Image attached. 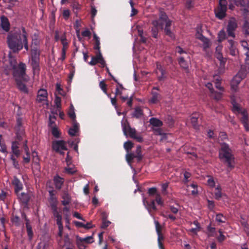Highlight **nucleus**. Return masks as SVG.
Instances as JSON below:
<instances>
[{
	"instance_id": "obj_18",
	"label": "nucleus",
	"mask_w": 249,
	"mask_h": 249,
	"mask_svg": "<svg viewBox=\"0 0 249 249\" xmlns=\"http://www.w3.org/2000/svg\"><path fill=\"white\" fill-rule=\"evenodd\" d=\"M152 24L153 25V27L151 29L152 36L155 38H157L158 37V27L160 26L159 22L157 20H155L152 21Z\"/></svg>"
},
{
	"instance_id": "obj_26",
	"label": "nucleus",
	"mask_w": 249,
	"mask_h": 249,
	"mask_svg": "<svg viewBox=\"0 0 249 249\" xmlns=\"http://www.w3.org/2000/svg\"><path fill=\"white\" fill-rule=\"evenodd\" d=\"M143 115V111L140 107H136L135 108L133 112L131 114L132 117L136 119L141 118Z\"/></svg>"
},
{
	"instance_id": "obj_32",
	"label": "nucleus",
	"mask_w": 249,
	"mask_h": 249,
	"mask_svg": "<svg viewBox=\"0 0 249 249\" xmlns=\"http://www.w3.org/2000/svg\"><path fill=\"white\" fill-rule=\"evenodd\" d=\"M159 19L161 21L160 23L161 28H162L164 23L166 24L168 21H171L168 18L167 15L164 12H160Z\"/></svg>"
},
{
	"instance_id": "obj_19",
	"label": "nucleus",
	"mask_w": 249,
	"mask_h": 249,
	"mask_svg": "<svg viewBox=\"0 0 249 249\" xmlns=\"http://www.w3.org/2000/svg\"><path fill=\"white\" fill-rule=\"evenodd\" d=\"M241 78L239 75L235 76L231 82V89L234 91H236L238 88V85L241 81Z\"/></svg>"
},
{
	"instance_id": "obj_36",
	"label": "nucleus",
	"mask_w": 249,
	"mask_h": 249,
	"mask_svg": "<svg viewBox=\"0 0 249 249\" xmlns=\"http://www.w3.org/2000/svg\"><path fill=\"white\" fill-rule=\"evenodd\" d=\"M69 117L72 120V122L76 121V115L74 112V108L73 106L71 104L70 107V110L68 112Z\"/></svg>"
},
{
	"instance_id": "obj_60",
	"label": "nucleus",
	"mask_w": 249,
	"mask_h": 249,
	"mask_svg": "<svg viewBox=\"0 0 249 249\" xmlns=\"http://www.w3.org/2000/svg\"><path fill=\"white\" fill-rule=\"evenodd\" d=\"M148 193L149 196H157V194H159L157 192V189L156 187H152L148 190Z\"/></svg>"
},
{
	"instance_id": "obj_42",
	"label": "nucleus",
	"mask_w": 249,
	"mask_h": 249,
	"mask_svg": "<svg viewBox=\"0 0 249 249\" xmlns=\"http://www.w3.org/2000/svg\"><path fill=\"white\" fill-rule=\"evenodd\" d=\"M48 201L50 204L51 208L57 206L58 201L55 196L49 197Z\"/></svg>"
},
{
	"instance_id": "obj_33",
	"label": "nucleus",
	"mask_w": 249,
	"mask_h": 249,
	"mask_svg": "<svg viewBox=\"0 0 249 249\" xmlns=\"http://www.w3.org/2000/svg\"><path fill=\"white\" fill-rule=\"evenodd\" d=\"M39 59H31V66L34 72L39 71Z\"/></svg>"
},
{
	"instance_id": "obj_9",
	"label": "nucleus",
	"mask_w": 249,
	"mask_h": 249,
	"mask_svg": "<svg viewBox=\"0 0 249 249\" xmlns=\"http://www.w3.org/2000/svg\"><path fill=\"white\" fill-rule=\"evenodd\" d=\"M155 223L156 226V231L158 234V243L159 247L160 249H164L163 246L164 237L162 233V228L158 221H155Z\"/></svg>"
},
{
	"instance_id": "obj_7",
	"label": "nucleus",
	"mask_w": 249,
	"mask_h": 249,
	"mask_svg": "<svg viewBox=\"0 0 249 249\" xmlns=\"http://www.w3.org/2000/svg\"><path fill=\"white\" fill-rule=\"evenodd\" d=\"M237 28V23L236 20L234 18H231L228 21L227 32L229 36L235 38V35L234 31Z\"/></svg>"
},
{
	"instance_id": "obj_39",
	"label": "nucleus",
	"mask_w": 249,
	"mask_h": 249,
	"mask_svg": "<svg viewBox=\"0 0 249 249\" xmlns=\"http://www.w3.org/2000/svg\"><path fill=\"white\" fill-rule=\"evenodd\" d=\"M222 49V46H219L216 47V52L215 53V57L219 60L220 59H223V56L222 53L221 52Z\"/></svg>"
},
{
	"instance_id": "obj_63",
	"label": "nucleus",
	"mask_w": 249,
	"mask_h": 249,
	"mask_svg": "<svg viewBox=\"0 0 249 249\" xmlns=\"http://www.w3.org/2000/svg\"><path fill=\"white\" fill-rule=\"evenodd\" d=\"M155 201L159 205H163V201L160 194H157V196H155Z\"/></svg>"
},
{
	"instance_id": "obj_12",
	"label": "nucleus",
	"mask_w": 249,
	"mask_h": 249,
	"mask_svg": "<svg viewBox=\"0 0 249 249\" xmlns=\"http://www.w3.org/2000/svg\"><path fill=\"white\" fill-rule=\"evenodd\" d=\"M48 92L47 90L44 89H40L37 91L36 100L38 103L47 101Z\"/></svg>"
},
{
	"instance_id": "obj_23",
	"label": "nucleus",
	"mask_w": 249,
	"mask_h": 249,
	"mask_svg": "<svg viewBox=\"0 0 249 249\" xmlns=\"http://www.w3.org/2000/svg\"><path fill=\"white\" fill-rule=\"evenodd\" d=\"M53 215L56 218V224L61 223L62 222V216L57 210V207H51Z\"/></svg>"
},
{
	"instance_id": "obj_20",
	"label": "nucleus",
	"mask_w": 249,
	"mask_h": 249,
	"mask_svg": "<svg viewBox=\"0 0 249 249\" xmlns=\"http://www.w3.org/2000/svg\"><path fill=\"white\" fill-rule=\"evenodd\" d=\"M53 182L55 188L58 190H60L64 182V179L58 175H56L53 178Z\"/></svg>"
},
{
	"instance_id": "obj_47",
	"label": "nucleus",
	"mask_w": 249,
	"mask_h": 249,
	"mask_svg": "<svg viewBox=\"0 0 249 249\" xmlns=\"http://www.w3.org/2000/svg\"><path fill=\"white\" fill-rule=\"evenodd\" d=\"M178 63L180 65V67L183 68L184 69H188V64L183 57H180L179 58Z\"/></svg>"
},
{
	"instance_id": "obj_41",
	"label": "nucleus",
	"mask_w": 249,
	"mask_h": 249,
	"mask_svg": "<svg viewBox=\"0 0 249 249\" xmlns=\"http://www.w3.org/2000/svg\"><path fill=\"white\" fill-rule=\"evenodd\" d=\"M222 194L221 193V188L220 186L218 185L215 188V192L214 193L215 198L217 200L220 199L222 197Z\"/></svg>"
},
{
	"instance_id": "obj_44",
	"label": "nucleus",
	"mask_w": 249,
	"mask_h": 249,
	"mask_svg": "<svg viewBox=\"0 0 249 249\" xmlns=\"http://www.w3.org/2000/svg\"><path fill=\"white\" fill-rule=\"evenodd\" d=\"M226 217L222 213H218L216 215V220L219 223H225L226 221Z\"/></svg>"
},
{
	"instance_id": "obj_31",
	"label": "nucleus",
	"mask_w": 249,
	"mask_h": 249,
	"mask_svg": "<svg viewBox=\"0 0 249 249\" xmlns=\"http://www.w3.org/2000/svg\"><path fill=\"white\" fill-rule=\"evenodd\" d=\"M18 199L20 202L26 205L30 199V196L28 194L23 193L18 197Z\"/></svg>"
},
{
	"instance_id": "obj_62",
	"label": "nucleus",
	"mask_w": 249,
	"mask_h": 249,
	"mask_svg": "<svg viewBox=\"0 0 249 249\" xmlns=\"http://www.w3.org/2000/svg\"><path fill=\"white\" fill-rule=\"evenodd\" d=\"M194 0H187L185 6L186 8L190 9L194 6Z\"/></svg>"
},
{
	"instance_id": "obj_50",
	"label": "nucleus",
	"mask_w": 249,
	"mask_h": 249,
	"mask_svg": "<svg viewBox=\"0 0 249 249\" xmlns=\"http://www.w3.org/2000/svg\"><path fill=\"white\" fill-rule=\"evenodd\" d=\"M243 29L245 32V34L246 35L249 36V22L247 20L244 21Z\"/></svg>"
},
{
	"instance_id": "obj_55",
	"label": "nucleus",
	"mask_w": 249,
	"mask_h": 249,
	"mask_svg": "<svg viewBox=\"0 0 249 249\" xmlns=\"http://www.w3.org/2000/svg\"><path fill=\"white\" fill-rule=\"evenodd\" d=\"M32 43L36 46L39 45L40 43L39 39H38V35L37 33H35L34 37L32 39Z\"/></svg>"
},
{
	"instance_id": "obj_22",
	"label": "nucleus",
	"mask_w": 249,
	"mask_h": 249,
	"mask_svg": "<svg viewBox=\"0 0 249 249\" xmlns=\"http://www.w3.org/2000/svg\"><path fill=\"white\" fill-rule=\"evenodd\" d=\"M79 130V124L76 121L72 122V127L70 128L69 134L71 136H74Z\"/></svg>"
},
{
	"instance_id": "obj_6",
	"label": "nucleus",
	"mask_w": 249,
	"mask_h": 249,
	"mask_svg": "<svg viewBox=\"0 0 249 249\" xmlns=\"http://www.w3.org/2000/svg\"><path fill=\"white\" fill-rule=\"evenodd\" d=\"M26 65L23 62H20L17 66V79H18L23 82H28L30 80L29 76L26 73Z\"/></svg>"
},
{
	"instance_id": "obj_24",
	"label": "nucleus",
	"mask_w": 249,
	"mask_h": 249,
	"mask_svg": "<svg viewBox=\"0 0 249 249\" xmlns=\"http://www.w3.org/2000/svg\"><path fill=\"white\" fill-rule=\"evenodd\" d=\"M149 123L153 127H160L163 125V122L160 119L155 117L150 119Z\"/></svg>"
},
{
	"instance_id": "obj_17",
	"label": "nucleus",
	"mask_w": 249,
	"mask_h": 249,
	"mask_svg": "<svg viewBox=\"0 0 249 249\" xmlns=\"http://www.w3.org/2000/svg\"><path fill=\"white\" fill-rule=\"evenodd\" d=\"M25 82L23 81H17V86L18 89L22 93L25 94H28L29 93V90L27 87V85L25 83Z\"/></svg>"
},
{
	"instance_id": "obj_58",
	"label": "nucleus",
	"mask_w": 249,
	"mask_h": 249,
	"mask_svg": "<svg viewBox=\"0 0 249 249\" xmlns=\"http://www.w3.org/2000/svg\"><path fill=\"white\" fill-rule=\"evenodd\" d=\"M61 41L62 44H63V48L62 49H65V51H66L68 48V44L65 36H63L61 37Z\"/></svg>"
},
{
	"instance_id": "obj_49",
	"label": "nucleus",
	"mask_w": 249,
	"mask_h": 249,
	"mask_svg": "<svg viewBox=\"0 0 249 249\" xmlns=\"http://www.w3.org/2000/svg\"><path fill=\"white\" fill-rule=\"evenodd\" d=\"M221 79L218 78L215 79V87L216 89L220 90L221 91L223 92L224 91V89L223 87L221 86Z\"/></svg>"
},
{
	"instance_id": "obj_3",
	"label": "nucleus",
	"mask_w": 249,
	"mask_h": 249,
	"mask_svg": "<svg viewBox=\"0 0 249 249\" xmlns=\"http://www.w3.org/2000/svg\"><path fill=\"white\" fill-rule=\"evenodd\" d=\"M7 43L11 51L8 54L10 67L13 69V76L16 77V33H9L7 36Z\"/></svg>"
},
{
	"instance_id": "obj_61",
	"label": "nucleus",
	"mask_w": 249,
	"mask_h": 249,
	"mask_svg": "<svg viewBox=\"0 0 249 249\" xmlns=\"http://www.w3.org/2000/svg\"><path fill=\"white\" fill-rule=\"evenodd\" d=\"M55 120V117L54 116L50 115L49 116V126L50 127H53V126H56L54 123V120Z\"/></svg>"
},
{
	"instance_id": "obj_15",
	"label": "nucleus",
	"mask_w": 249,
	"mask_h": 249,
	"mask_svg": "<svg viewBox=\"0 0 249 249\" xmlns=\"http://www.w3.org/2000/svg\"><path fill=\"white\" fill-rule=\"evenodd\" d=\"M228 41L230 45L229 47L230 54L232 56H235L238 53V50L236 48L237 42L231 39H229Z\"/></svg>"
},
{
	"instance_id": "obj_13",
	"label": "nucleus",
	"mask_w": 249,
	"mask_h": 249,
	"mask_svg": "<svg viewBox=\"0 0 249 249\" xmlns=\"http://www.w3.org/2000/svg\"><path fill=\"white\" fill-rule=\"evenodd\" d=\"M0 26L5 32H9L10 29V24L8 18L5 16H1L0 18Z\"/></svg>"
},
{
	"instance_id": "obj_45",
	"label": "nucleus",
	"mask_w": 249,
	"mask_h": 249,
	"mask_svg": "<svg viewBox=\"0 0 249 249\" xmlns=\"http://www.w3.org/2000/svg\"><path fill=\"white\" fill-rule=\"evenodd\" d=\"M79 239V241L80 242H85L89 244L92 243L94 242V240H93V237L92 236H87L85 238H78Z\"/></svg>"
},
{
	"instance_id": "obj_43",
	"label": "nucleus",
	"mask_w": 249,
	"mask_h": 249,
	"mask_svg": "<svg viewBox=\"0 0 249 249\" xmlns=\"http://www.w3.org/2000/svg\"><path fill=\"white\" fill-rule=\"evenodd\" d=\"M211 93V96L216 101H219L222 98V94L220 92L213 90V92H212Z\"/></svg>"
},
{
	"instance_id": "obj_8",
	"label": "nucleus",
	"mask_w": 249,
	"mask_h": 249,
	"mask_svg": "<svg viewBox=\"0 0 249 249\" xmlns=\"http://www.w3.org/2000/svg\"><path fill=\"white\" fill-rule=\"evenodd\" d=\"M52 146L53 149L61 155L64 154L63 151L68 150L66 142L64 141H55L53 142Z\"/></svg>"
},
{
	"instance_id": "obj_1",
	"label": "nucleus",
	"mask_w": 249,
	"mask_h": 249,
	"mask_svg": "<svg viewBox=\"0 0 249 249\" xmlns=\"http://www.w3.org/2000/svg\"><path fill=\"white\" fill-rule=\"evenodd\" d=\"M218 157L220 160L225 164L229 170H232L235 165V158L229 145L225 142L220 143Z\"/></svg>"
},
{
	"instance_id": "obj_35",
	"label": "nucleus",
	"mask_w": 249,
	"mask_h": 249,
	"mask_svg": "<svg viewBox=\"0 0 249 249\" xmlns=\"http://www.w3.org/2000/svg\"><path fill=\"white\" fill-rule=\"evenodd\" d=\"M136 158L138 161H140L142 159V147L140 145H138L136 150Z\"/></svg>"
},
{
	"instance_id": "obj_59",
	"label": "nucleus",
	"mask_w": 249,
	"mask_h": 249,
	"mask_svg": "<svg viewBox=\"0 0 249 249\" xmlns=\"http://www.w3.org/2000/svg\"><path fill=\"white\" fill-rule=\"evenodd\" d=\"M52 128V133L54 137L58 138L59 137V131L56 126H53Z\"/></svg>"
},
{
	"instance_id": "obj_10",
	"label": "nucleus",
	"mask_w": 249,
	"mask_h": 249,
	"mask_svg": "<svg viewBox=\"0 0 249 249\" xmlns=\"http://www.w3.org/2000/svg\"><path fill=\"white\" fill-rule=\"evenodd\" d=\"M155 72L156 74L158 80L160 81H164L167 78L165 69L159 63L156 64V69Z\"/></svg>"
},
{
	"instance_id": "obj_27",
	"label": "nucleus",
	"mask_w": 249,
	"mask_h": 249,
	"mask_svg": "<svg viewBox=\"0 0 249 249\" xmlns=\"http://www.w3.org/2000/svg\"><path fill=\"white\" fill-rule=\"evenodd\" d=\"M151 94L152 97L150 99V102L151 103L156 104L160 100L161 96L159 93L152 91Z\"/></svg>"
},
{
	"instance_id": "obj_2",
	"label": "nucleus",
	"mask_w": 249,
	"mask_h": 249,
	"mask_svg": "<svg viewBox=\"0 0 249 249\" xmlns=\"http://www.w3.org/2000/svg\"><path fill=\"white\" fill-rule=\"evenodd\" d=\"M27 141L25 138V131L22 126V119L21 118H17V144H22L26 156L24 157L23 160L25 163H28L30 160L29 148L27 145Z\"/></svg>"
},
{
	"instance_id": "obj_40",
	"label": "nucleus",
	"mask_w": 249,
	"mask_h": 249,
	"mask_svg": "<svg viewBox=\"0 0 249 249\" xmlns=\"http://www.w3.org/2000/svg\"><path fill=\"white\" fill-rule=\"evenodd\" d=\"M12 149L13 151V154L11 155V159L13 160L14 166H16V158L15 156L16 155V141H13L12 144Z\"/></svg>"
},
{
	"instance_id": "obj_51",
	"label": "nucleus",
	"mask_w": 249,
	"mask_h": 249,
	"mask_svg": "<svg viewBox=\"0 0 249 249\" xmlns=\"http://www.w3.org/2000/svg\"><path fill=\"white\" fill-rule=\"evenodd\" d=\"M226 34L224 30H221L218 34V41L222 42L226 38Z\"/></svg>"
},
{
	"instance_id": "obj_56",
	"label": "nucleus",
	"mask_w": 249,
	"mask_h": 249,
	"mask_svg": "<svg viewBox=\"0 0 249 249\" xmlns=\"http://www.w3.org/2000/svg\"><path fill=\"white\" fill-rule=\"evenodd\" d=\"M99 87L105 94H107V86L104 80L99 83Z\"/></svg>"
},
{
	"instance_id": "obj_5",
	"label": "nucleus",
	"mask_w": 249,
	"mask_h": 249,
	"mask_svg": "<svg viewBox=\"0 0 249 249\" xmlns=\"http://www.w3.org/2000/svg\"><path fill=\"white\" fill-rule=\"evenodd\" d=\"M27 33L24 28H22V33L17 36V51L21 50L23 47L26 51H28V44L27 37Z\"/></svg>"
},
{
	"instance_id": "obj_34",
	"label": "nucleus",
	"mask_w": 249,
	"mask_h": 249,
	"mask_svg": "<svg viewBox=\"0 0 249 249\" xmlns=\"http://www.w3.org/2000/svg\"><path fill=\"white\" fill-rule=\"evenodd\" d=\"M93 39L95 40V44L93 47L94 49L97 50L98 52H101L100 39L95 33H93Z\"/></svg>"
},
{
	"instance_id": "obj_64",
	"label": "nucleus",
	"mask_w": 249,
	"mask_h": 249,
	"mask_svg": "<svg viewBox=\"0 0 249 249\" xmlns=\"http://www.w3.org/2000/svg\"><path fill=\"white\" fill-rule=\"evenodd\" d=\"M162 215L166 218H169L172 221H175L176 219V217L173 215V214H171L168 213L167 212H166L164 213H163Z\"/></svg>"
},
{
	"instance_id": "obj_30",
	"label": "nucleus",
	"mask_w": 249,
	"mask_h": 249,
	"mask_svg": "<svg viewBox=\"0 0 249 249\" xmlns=\"http://www.w3.org/2000/svg\"><path fill=\"white\" fill-rule=\"evenodd\" d=\"M62 198L63 200L61 201V203L63 205L66 206L71 202V197L67 192L63 193Z\"/></svg>"
},
{
	"instance_id": "obj_29",
	"label": "nucleus",
	"mask_w": 249,
	"mask_h": 249,
	"mask_svg": "<svg viewBox=\"0 0 249 249\" xmlns=\"http://www.w3.org/2000/svg\"><path fill=\"white\" fill-rule=\"evenodd\" d=\"M203 42L202 48L204 51L206 52L211 46V42L209 38L204 36L200 40Z\"/></svg>"
},
{
	"instance_id": "obj_14",
	"label": "nucleus",
	"mask_w": 249,
	"mask_h": 249,
	"mask_svg": "<svg viewBox=\"0 0 249 249\" xmlns=\"http://www.w3.org/2000/svg\"><path fill=\"white\" fill-rule=\"evenodd\" d=\"M142 202L143 205L149 213H151L152 211L157 210L154 200H152L150 202H148L146 200L145 198L143 197Z\"/></svg>"
},
{
	"instance_id": "obj_38",
	"label": "nucleus",
	"mask_w": 249,
	"mask_h": 249,
	"mask_svg": "<svg viewBox=\"0 0 249 249\" xmlns=\"http://www.w3.org/2000/svg\"><path fill=\"white\" fill-rule=\"evenodd\" d=\"M240 113L242 116L240 119L242 123L248 122V114L247 111L244 109L243 111H241Z\"/></svg>"
},
{
	"instance_id": "obj_46",
	"label": "nucleus",
	"mask_w": 249,
	"mask_h": 249,
	"mask_svg": "<svg viewBox=\"0 0 249 249\" xmlns=\"http://www.w3.org/2000/svg\"><path fill=\"white\" fill-rule=\"evenodd\" d=\"M26 226L28 235L29 236V239L31 240L32 239L33 236V232L32 230V227L28 223V221H27L26 223Z\"/></svg>"
},
{
	"instance_id": "obj_4",
	"label": "nucleus",
	"mask_w": 249,
	"mask_h": 249,
	"mask_svg": "<svg viewBox=\"0 0 249 249\" xmlns=\"http://www.w3.org/2000/svg\"><path fill=\"white\" fill-rule=\"evenodd\" d=\"M121 123L124 135L135 139L138 142H142L143 141L142 137L137 134L136 129L134 128H131L127 121H124L122 120Z\"/></svg>"
},
{
	"instance_id": "obj_48",
	"label": "nucleus",
	"mask_w": 249,
	"mask_h": 249,
	"mask_svg": "<svg viewBox=\"0 0 249 249\" xmlns=\"http://www.w3.org/2000/svg\"><path fill=\"white\" fill-rule=\"evenodd\" d=\"M0 151L4 153L7 152L6 146L4 142L2 140L1 135H0Z\"/></svg>"
},
{
	"instance_id": "obj_16",
	"label": "nucleus",
	"mask_w": 249,
	"mask_h": 249,
	"mask_svg": "<svg viewBox=\"0 0 249 249\" xmlns=\"http://www.w3.org/2000/svg\"><path fill=\"white\" fill-rule=\"evenodd\" d=\"M172 22V21H168V22L166 23L164 28V31L166 35L168 36L171 39H175L176 37L175 35L171 30Z\"/></svg>"
},
{
	"instance_id": "obj_28",
	"label": "nucleus",
	"mask_w": 249,
	"mask_h": 249,
	"mask_svg": "<svg viewBox=\"0 0 249 249\" xmlns=\"http://www.w3.org/2000/svg\"><path fill=\"white\" fill-rule=\"evenodd\" d=\"M199 116V114L195 113L192 114V116L191 118V122L192 124V125L194 127V128L196 129H198L199 127V125L197 123Z\"/></svg>"
},
{
	"instance_id": "obj_52",
	"label": "nucleus",
	"mask_w": 249,
	"mask_h": 249,
	"mask_svg": "<svg viewBox=\"0 0 249 249\" xmlns=\"http://www.w3.org/2000/svg\"><path fill=\"white\" fill-rule=\"evenodd\" d=\"M124 146L125 150L128 152L133 147V143L130 141H127L124 142Z\"/></svg>"
},
{
	"instance_id": "obj_11",
	"label": "nucleus",
	"mask_w": 249,
	"mask_h": 249,
	"mask_svg": "<svg viewBox=\"0 0 249 249\" xmlns=\"http://www.w3.org/2000/svg\"><path fill=\"white\" fill-rule=\"evenodd\" d=\"M97 63H100L102 68L105 67L106 65L101 52H97L96 56L92 57L91 60L89 62V65L91 66H94Z\"/></svg>"
},
{
	"instance_id": "obj_25",
	"label": "nucleus",
	"mask_w": 249,
	"mask_h": 249,
	"mask_svg": "<svg viewBox=\"0 0 249 249\" xmlns=\"http://www.w3.org/2000/svg\"><path fill=\"white\" fill-rule=\"evenodd\" d=\"M226 9H224L218 7L216 10H215V14L216 17L220 19H223L226 16Z\"/></svg>"
},
{
	"instance_id": "obj_37",
	"label": "nucleus",
	"mask_w": 249,
	"mask_h": 249,
	"mask_svg": "<svg viewBox=\"0 0 249 249\" xmlns=\"http://www.w3.org/2000/svg\"><path fill=\"white\" fill-rule=\"evenodd\" d=\"M40 51L35 48L31 50V59H39Z\"/></svg>"
},
{
	"instance_id": "obj_54",
	"label": "nucleus",
	"mask_w": 249,
	"mask_h": 249,
	"mask_svg": "<svg viewBox=\"0 0 249 249\" xmlns=\"http://www.w3.org/2000/svg\"><path fill=\"white\" fill-rule=\"evenodd\" d=\"M183 176L184 179L183 181L185 184H186L189 181V178L191 177V174L190 173L185 171L183 174Z\"/></svg>"
},
{
	"instance_id": "obj_21",
	"label": "nucleus",
	"mask_w": 249,
	"mask_h": 249,
	"mask_svg": "<svg viewBox=\"0 0 249 249\" xmlns=\"http://www.w3.org/2000/svg\"><path fill=\"white\" fill-rule=\"evenodd\" d=\"M152 130L154 132V134L155 135H160L161 136V138L160 139V141H163L165 140H166L167 135L166 133H164L162 129L160 127L158 128H152Z\"/></svg>"
},
{
	"instance_id": "obj_57",
	"label": "nucleus",
	"mask_w": 249,
	"mask_h": 249,
	"mask_svg": "<svg viewBox=\"0 0 249 249\" xmlns=\"http://www.w3.org/2000/svg\"><path fill=\"white\" fill-rule=\"evenodd\" d=\"M190 186L192 187L193 189L191 191V193L193 195H196L198 194V190H197V185L196 184L192 183L191 184ZM188 187H189V186H187Z\"/></svg>"
},
{
	"instance_id": "obj_53",
	"label": "nucleus",
	"mask_w": 249,
	"mask_h": 249,
	"mask_svg": "<svg viewBox=\"0 0 249 249\" xmlns=\"http://www.w3.org/2000/svg\"><path fill=\"white\" fill-rule=\"evenodd\" d=\"M125 157H126V160L129 163H130L131 162H132L134 158H136V156H135V154L133 153H128L127 154H126Z\"/></svg>"
}]
</instances>
